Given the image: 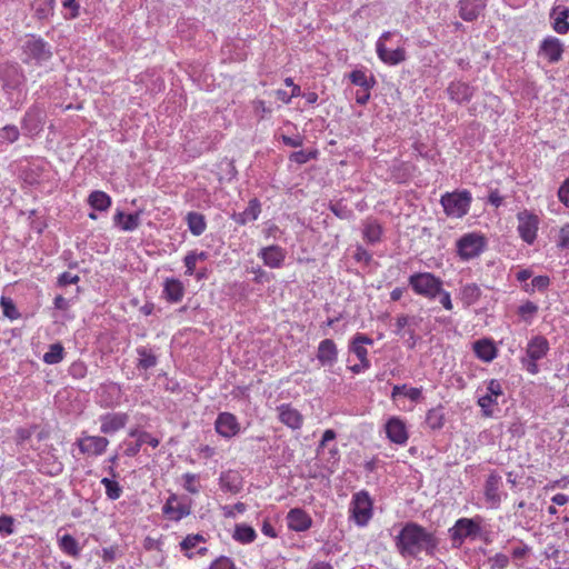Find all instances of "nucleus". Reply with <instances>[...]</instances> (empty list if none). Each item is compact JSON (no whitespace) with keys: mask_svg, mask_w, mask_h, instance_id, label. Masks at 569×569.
I'll list each match as a JSON object with an SVG mask.
<instances>
[{"mask_svg":"<svg viewBox=\"0 0 569 569\" xmlns=\"http://www.w3.org/2000/svg\"><path fill=\"white\" fill-rule=\"evenodd\" d=\"M80 280V277L78 274H72L68 271L66 272H62L59 277H58V286L60 287H66L68 284H74V283H78Z\"/></svg>","mask_w":569,"mask_h":569,"instance_id":"052dcab7","label":"nucleus"},{"mask_svg":"<svg viewBox=\"0 0 569 569\" xmlns=\"http://www.w3.org/2000/svg\"><path fill=\"white\" fill-rule=\"evenodd\" d=\"M129 416L124 412H108L100 416V431L104 435H112L124 428Z\"/></svg>","mask_w":569,"mask_h":569,"instance_id":"6ab92c4d","label":"nucleus"},{"mask_svg":"<svg viewBox=\"0 0 569 569\" xmlns=\"http://www.w3.org/2000/svg\"><path fill=\"white\" fill-rule=\"evenodd\" d=\"M393 34L391 31H385L376 43V51L379 59L389 66H396L403 62L407 58L406 50L403 48H397L395 50H388L385 41L390 39Z\"/></svg>","mask_w":569,"mask_h":569,"instance_id":"1a4fd4ad","label":"nucleus"},{"mask_svg":"<svg viewBox=\"0 0 569 569\" xmlns=\"http://www.w3.org/2000/svg\"><path fill=\"white\" fill-rule=\"evenodd\" d=\"M551 27L558 34L569 32V8L562 4L553 6L549 12Z\"/></svg>","mask_w":569,"mask_h":569,"instance_id":"412c9836","label":"nucleus"},{"mask_svg":"<svg viewBox=\"0 0 569 569\" xmlns=\"http://www.w3.org/2000/svg\"><path fill=\"white\" fill-rule=\"evenodd\" d=\"M317 156H318L317 150H310V151L299 150V151L291 152V154L289 156V160L297 164H305L308 161L316 159Z\"/></svg>","mask_w":569,"mask_h":569,"instance_id":"8fccbe9b","label":"nucleus"},{"mask_svg":"<svg viewBox=\"0 0 569 569\" xmlns=\"http://www.w3.org/2000/svg\"><path fill=\"white\" fill-rule=\"evenodd\" d=\"M140 214L141 211L126 214L123 211L118 210L113 217V222L123 231H133L140 226Z\"/></svg>","mask_w":569,"mask_h":569,"instance_id":"c85d7f7f","label":"nucleus"},{"mask_svg":"<svg viewBox=\"0 0 569 569\" xmlns=\"http://www.w3.org/2000/svg\"><path fill=\"white\" fill-rule=\"evenodd\" d=\"M349 79L355 86H359L361 89H372L377 84V80L373 74L367 76L362 70H353L349 73Z\"/></svg>","mask_w":569,"mask_h":569,"instance_id":"ea45409f","label":"nucleus"},{"mask_svg":"<svg viewBox=\"0 0 569 569\" xmlns=\"http://www.w3.org/2000/svg\"><path fill=\"white\" fill-rule=\"evenodd\" d=\"M20 137L17 126L7 124L0 129V140L9 143L16 142Z\"/></svg>","mask_w":569,"mask_h":569,"instance_id":"3c124183","label":"nucleus"},{"mask_svg":"<svg viewBox=\"0 0 569 569\" xmlns=\"http://www.w3.org/2000/svg\"><path fill=\"white\" fill-rule=\"evenodd\" d=\"M68 372L74 379H83L87 376L88 367L83 361L77 360L70 365Z\"/></svg>","mask_w":569,"mask_h":569,"instance_id":"603ef678","label":"nucleus"},{"mask_svg":"<svg viewBox=\"0 0 569 569\" xmlns=\"http://www.w3.org/2000/svg\"><path fill=\"white\" fill-rule=\"evenodd\" d=\"M398 396H405L412 402H420L422 399V388L408 387V385H396L391 391V399L396 400Z\"/></svg>","mask_w":569,"mask_h":569,"instance_id":"f704fd0d","label":"nucleus"},{"mask_svg":"<svg viewBox=\"0 0 569 569\" xmlns=\"http://www.w3.org/2000/svg\"><path fill=\"white\" fill-rule=\"evenodd\" d=\"M183 263L186 267L184 274L193 276V273L196 272V264H197V260L194 259L193 253L188 252L186 254V257L183 258Z\"/></svg>","mask_w":569,"mask_h":569,"instance_id":"69168bd1","label":"nucleus"},{"mask_svg":"<svg viewBox=\"0 0 569 569\" xmlns=\"http://www.w3.org/2000/svg\"><path fill=\"white\" fill-rule=\"evenodd\" d=\"M183 488L190 492V493H198L199 492V488L198 486H196V481H197V476L193 475V473H184L183 475Z\"/></svg>","mask_w":569,"mask_h":569,"instance_id":"13d9d810","label":"nucleus"},{"mask_svg":"<svg viewBox=\"0 0 569 569\" xmlns=\"http://www.w3.org/2000/svg\"><path fill=\"white\" fill-rule=\"evenodd\" d=\"M372 506L373 502L368 491L361 490L352 496L350 512L358 526L363 527L370 521L373 515Z\"/></svg>","mask_w":569,"mask_h":569,"instance_id":"0eeeda50","label":"nucleus"},{"mask_svg":"<svg viewBox=\"0 0 569 569\" xmlns=\"http://www.w3.org/2000/svg\"><path fill=\"white\" fill-rule=\"evenodd\" d=\"M355 260L369 264L372 261V254L362 246H358L353 254Z\"/></svg>","mask_w":569,"mask_h":569,"instance_id":"680f3d73","label":"nucleus"},{"mask_svg":"<svg viewBox=\"0 0 569 569\" xmlns=\"http://www.w3.org/2000/svg\"><path fill=\"white\" fill-rule=\"evenodd\" d=\"M490 569H505L509 565V557L505 553H496L490 557Z\"/></svg>","mask_w":569,"mask_h":569,"instance_id":"4d7b16f0","label":"nucleus"},{"mask_svg":"<svg viewBox=\"0 0 569 569\" xmlns=\"http://www.w3.org/2000/svg\"><path fill=\"white\" fill-rule=\"evenodd\" d=\"M206 539L202 535L196 533V535H188L181 542L180 547L183 551H188L192 548H194L199 542H204Z\"/></svg>","mask_w":569,"mask_h":569,"instance_id":"864d4df0","label":"nucleus"},{"mask_svg":"<svg viewBox=\"0 0 569 569\" xmlns=\"http://www.w3.org/2000/svg\"><path fill=\"white\" fill-rule=\"evenodd\" d=\"M56 0H34V17L38 20H48L53 16Z\"/></svg>","mask_w":569,"mask_h":569,"instance_id":"a19ab883","label":"nucleus"},{"mask_svg":"<svg viewBox=\"0 0 569 569\" xmlns=\"http://www.w3.org/2000/svg\"><path fill=\"white\" fill-rule=\"evenodd\" d=\"M14 532V519L11 516H0V533L10 536Z\"/></svg>","mask_w":569,"mask_h":569,"instance_id":"5fc2aeb1","label":"nucleus"},{"mask_svg":"<svg viewBox=\"0 0 569 569\" xmlns=\"http://www.w3.org/2000/svg\"><path fill=\"white\" fill-rule=\"evenodd\" d=\"M186 221L190 232L197 237L202 234L207 228L204 216L196 211L189 212L186 217Z\"/></svg>","mask_w":569,"mask_h":569,"instance_id":"4c0bfd02","label":"nucleus"},{"mask_svg":"<svg viewBox=\"0 0 569 569\" xmlns=\"http://www.w3.org/2000/svg\"><path fill=\"white\" fill-rule=\"evenodd\" d=\"M476 356L485 362H490L497 357V348L492 341L481 339L473 343Z\"/></svg>","mask_w":569,"mask_h":569,"instance_id":"c756f323","label":"nucleus"},{"mask_svg":"<svg viewBox=\"0 0 569 569\" xmlns=\"http://www.w3.org/2000/svg\"><path fill=\"white\" fill-rule=\"evenodd\" d=\"M438 543L433 532L413 521L406 522L395 537L396 549L405 558H416L421 552L433 556Z\"/></svg>","mask_w":569,"mask_h":569,"instance_id":"f257e3e1","label":"nucleus"},{"mask_svg":"<svg viewBox=\"0 0 569 569\" xmlns=\"http://www.w3.org/2000/svg\"><path fill=\"white\" fill-rule=\"evenodd\" d=\"M232 538L240 543H251L256 540V530L246 523L236 525Z\"/></svg>","mask_w":569,"mask_h":569,"instance_id":"79ce46f5","label":"nucleus"},{"mask_svg":"<svg viewBox=\"0 0 569 569\" xmlns=\"http://www.w3.org/2000/svg\"><path fill=\"white\" fill-rule=\"evenodd\" d=\"M480 532V518H460L449 529V537L452 547L460 548L466 539L475 540Z\"/></svg>","mask_w":569,"mask_h":569,"instance_id":"39448f33","label":"nucleus"},{"mask_svg":"<svg viewBox=\"0 0 569 569\" xmlns=\"http://www.w3.org/2000/svg\"><path fill=\"white\" fill-rule=\"evenodd\" d=\"M136 352L139 357L137 369L147 371L158 365V356L151 349L141 346L136 349Z\"/></svg>","mask_w":569,"mask_h":569,"instance_id":"7c9ffc66","label":"nucleus"},{"mask_svg":"<svg viewBox=\"0 0 569 569\" xmlns=\"http://www.w3.org/2000/svg\"><path fill=\"white\" fill-rule=\"evenodd\" d=\"M258 257L262 259L264 266L278 269L281 268L286 259V250L280 246L272 244L259 250Z\"/></svg>","mask_w":569,"mask_h":569,"instance_id":"aec40b11","label":"nucleus"},{"mask_svg":"<svg viewBox=\"0 0 569 569\" xmlns=\"http://www.w3.org/2000/svg\"><path fill=\"white\" fill-rule=\"evenodd\" d=\"M550 350V345L545 336H533L526 348V356L521 359L523 368L531 375L539 372L538 361L543 359Z\"/></svg>","mask_w":569,"mask_h":569,"instance_id":"20e7f679","label":"nucleus"},{"mask_svg":"<svg viewBox=\"0 0 569 569\" xmlns=\"http://www.w3.org/2000/svg\"><path fill=\"white\" fill-rule=\"evenodd\" d=\"M503 393L501 383L497 379H491L487 385V393L478 399V406L481 408L485 417H491L493 411L491 407L497 405V397Z\"/></svg>","mask_w":569,"mask_h":569,"instance_id":"4468645a","label":"nucleus"},{"mask_svg":"<svg viewBox=\"0 0 569 569\" xmlns=\"http://www.w3.org/2000/svg\"><path fill=\"white\" fill-rule=\"evenodd\" d=\"M101 483L106 489V496L108 497V499L117 500L121 497L122 487L114 479L106 477L101 479Z\"/></svg>","mask_w":569,"mask_h":569,"instance_id":"de8ad7c7","label":"nucleus"},{"mask_svg":"<svg viewBox=\"0 0 569 569\" xmlns=\"http://www.w3.org/2000/svg\"><path fill=\"white\" fill-rule=\"evenodd\" d=\"M386 433L388 439L397 445H405L408 440L406 425L397 417H392L387 421Z\"/></svg>","mask_w":569,"mask_h":569,"instance_id":"b1692460","label":"nucleus"},{"mask_svg":"<svg viewBox=\"0 0 569 569\" xmlns=\"http://www.w3.org/2000/svg\"><path fill=\"white\" fill-rule=\"evenodd\" d=\"M408 283L416 295L429 300L436 299L440 288L443 286V281L431 272L412 273L408 279Z\"/></svg>","mask_w":569,"mask_h":569,"instance_id":"7ed1b4c3","label":"nucleus"},{"mask_svg":"<svg viewBox=\"0 0 569 569\" xmlns=\"http://www.w3.org/2000/svg\"><path fill=\"white\" fill-rule=\"evenodd\" d=\"M57 537L58 546L62 552L71 557H79L81 548L74 537L69 533L60 535V530Z\"/></svg>","mask_w":569,"mask_h":569,"instance_id":"2f4dec72","label":"nucleus"},{"mask_svg":"<svg viewBox=\"0 0 569 569\" xmlns=\"http://www.w3.org/2000/svg\"><path fill=\"white\" fill-rule=\"evenodd\" d=\"M209 569H236V565L231 558L220 556L211 562Z\"/></svg>","mask_w":569,"mask_h":569,"instance_id":"6e6d98bb","label":"nucleus"},{"mask_svg":"<svg viewBox=\"0 0 569 569\" xmlns=\"http://www.w3.org/2000/svg\"><path fill=\"white\" fill-rule=\"evenodd\" d=\"M89 204L99 211H106L111 206V198L103 191H92L88 198Z\"/></svg>","mask_w":569,"mask_h":569,"instance_id":"c03bdc74","label":"nucleus"},{"mask_svg":"<svg viewBox=\"0 0 569 569\" xmlns=\"http://www.w3.org/2000/svg\"><path fill=\"white\" fill-rule=\"evenodd\" d=\"M446 91L450 100L459 104H463L471 101L475 96L476 88L467 82L457 80L450 82Z\"/></svg>","mask_w":569,"mask_h":569,"instance_id":"f3484780","label":"nucleus"},{"mask_svg":"<svg viewBox=\"0 0 569 569\" xmlns=\"http://www.w3.org/2000/svg\"><path fill=\"white\" fill-rule=\"evenodd\" d=\"M362 234H363V239L368 243L375 244L381 240L382 227L376 220H368L365 223Z\"/></svg>","mask_w":569,"mask_h":569,"instance_id":"58836bf2","label":"nucleus"},{"mask_svg":"<svg viewBox=\"0 0 569 569\" xmlns=\"http://www.w3.org/2000/svg\"><path fill=\"white\" fill-rule=\"evenodd\" d=\"M76 445L83 455L101 456L109 445V440L101 436L83 435L77 439Z\"/></svg>","mask_w":569,"mask_h":569,"instance_id":"ddd939ff","label":"nucleus"},{"mask_svg":"<svg viewBox=\"0 0 569 569\" xmlns=\"http://www.w3.org/2000/svg\"><path fill=\"white\" fill-rule=\"evenodd\" d=\"M44 112L37 106L31 107L21 120V127L29 137H34L42 131Z\"/></svg>","mask_w":569,"mask_h":569,"instance_id":"f8f14e48","label":"nucleus"},{"mask_svg":"<svg viewBox=\"0 0 569 569\" xmlns=\"http://www.w3.org/2000/svg\"><path fill=\"white\" fill-rule=\"evenodd\" d=\"M487 0H458L459 17L466 22L476 21L485 11Z\"/></svg>","mask_w":569,"mask_h":569,"instance_id":"2eb2a0df","label":"nucleus"},{"mask_svg":"<svg viewBox=\"0 0 569 569\" xmlns=\"http://www.w3.org/2000/svg\"><path fill=\"white\" fill-rule=\"evenodd\" d=\"M550 284V279L548 276H537L531 280V290H545Z\"/></svg>","mask_w":569,"mask_h":569,"instance_id":"0e129e2a","label":"nucleus"},{"mask_svg":"<svg viewBox=\"0 0 569 569\" xmlns=\"http://www.w3.org/2000/svg\"><path fill=\"white\" fill-rule=\"evenodd\" d=\"M21 61L31 67H43L53 58V48L41 36L27 34L21 44Z\"/></svg>","mask_w":569,"mask_h":569,"instance_id":"f03ea898","label":"nucleus"},{"mask_svg":"<svg viewBox=\"0 0 569 569\" xmlns=\"http://www.w3.org/2000/svg\"><path fill=\"white\" fill-rule=\"evenodd\" d=\"M1 305L3 307V313L6 317L10 319H16L18 317L19 313L17 311V308L10 299L2 297Z\"/></svg>","mask_w":569,"mask_h":569,"instance_id":"bf43d9fd","label":"nucleus"},{"mask_svg":"<svg viewBox=\"0 0 569 569\" xmlns=\"http://www.w3.org/2000/svg\"><path fill=\"white\" fill-rule=\"evenodd\" d=\"M148 443L152 448H157L160 443V440L153 436H151L149 432H143L142 435H139V438L134 443L128 445V447L124 450V455L128 457H134L140 451V448L142 445Z\"/></svg>","mask_w":569,"mask_h":569,"instance_id":"72a5a7b5","label":"nucleus"},{"mask_svg":"<svg viewBox=\"0 0 569 569\" xmlns=\"http://www.w3.org/2000/svg\"><path fill=\"white\" fill-rule=\"evenodd\" d=\"M162 512L170 520L179 521L190 513V507L183 503H178V497L171 495L162 507Z\"/></svg>","mask_w":569,"mask_h":569,"instance_id":"a878e982","label":"nucleus"},{"mask_svg":"<svg viewBox=\"0 0 569 569\" xmlns=\"http://www.w3.org/2000/svg\"><path fill=\"white\" fill-rule=\"evenodd\" d=\"M219 485L220 488L227 492L238 493L241 490V480L239 476L231 470L221 472Z\"/></svg>","mask_w":569,"mask_h":569,"instance_id":"473e14b6","label":"nucleus"},{"mask_svg":"<svg viewBox=\"0 0 569 569\" xmlns=\"http://www.w3.org/2000/svg\"><path fill=\"white\" fill-rule=\"evenodd\" d=\"M163 298L170 303H178L184 296L183 283L176 278H167L163 282Z\"/></svg>","mask_w":569,"mask_h":569,"instance_id":"bb28decb","label":"nucleus"},{"mask_svg":"<svg viewBox=\"0 0 569 569\" xmlns=\"http://www.w3.org/2000/svg\"><path fill=\"white\" fill-rule=\"evenodd\" d=\"M471 200V193L468 190H461L445 193L440 203L447 216L461 218L468 213Z\"/></svg>","mask_w":569,"mask_h":569,"instance_id":"423d86ee","label":"nucleus"},{"mask_svg":"<svg viewBox=\"0 0 569 569\" xmlns=\"http://www.w3.org/2000/svg\"><path fill=\"white\" fill-rule=\"evenodd\" d=\"M329 209L339 219L350 220L353 217V211L342 200L330 202Z\"/></svg>","mask_w":569,"mask_h":569,"instance_id":"09e8293b","label":"nucleus"},{"mask_svg":"<svg viewBox=\"0 0 569 569\" xmlns=\"http://www.w3.org/2000/svg\"><path fill=\"white\" fill-rule=\"evenodd\" d=\"M563 51L565 48L561 40L552 36L546 37L539 46V54L547 58L550 63L560 61Z\"/></svg>","mask_w":569,"mask_h":569,"instance_id":"a211bd4d","label":"nucleus"},{"mask_svg":"<svg viewBox=\"0 0 569 569\" xmlns=\"http://www.w3.org/2000/svg\"><path fill=\"white\" fill-rule=\"evenodd\" d=\"M254 113L259 117V120L264 118V114L271 113V109L268 108L263 100L253 101Z\"/></svg>","mask_w":569,"mask_h":569,"instance_id":"338daca9","label":"nucleus"},{"mask_svg":"<svg viewBox=\"0 0 569 569\" xmlns=\"http://www.w3.org/2000/svg\"><path fill=\"white\" fill-rule=\"evenodd\" d=\"M538 306L535 302L528 300L521 306H519L517 313L525 322L531 323V321L538 313Z\"/></svg>","mask_w":569,"mask_h":569,"instance_id":"49530a36","label":"nucleus"},{"mask_svg":"<svg viewBox=\"0 0 569 569\" xmlns=\"http://www.w3.org/2000/svg\"><path fill=\"white\" fill-rule=\"evenodd\" d=\"M426 423L432 430H439L445 425V412L443 407L438 406L428 410L426 416Z\"/></svg>","mask_w":569,"mask_h":569,"instance_id":"37998d69","label":"nucleus"},{"mask_svg":"<svg viewBox=\"0 0 569 569\" xmlns=\"http://www.w3.org/2000/svg\"><path fill=\"white\" fill-rule=\"evenodd\" d=\"M279 420L287 427L296 430L300 429L303 422L302 415L289 403H282L277 408Z\"/></svg>","mask_w":569,"mask_h":569,"instance_id":"393cba45","label":"nucleus"},{"mask_svg":"<svg viewBox=\"0 0 569 569\" xmlns=\"http://www.w3.org/2000/svg\"><path fill=\"white\" fill-rule=\"evenodd\" d=\"M214 428L221 437L230 439L240 431V423L233 413L220 412L214 421Z\"/></svg>","mask_w":569,"mask_h":569,"instance_id":"dca6fc26","label":"nucleus"},{"mask_svg":"<svg viewBox=\"0 0 569 569\" xmlns=\"http://www.w3.org/2000/svg\"><path fill=\"white\" fill-rule=\"evenodd\" d=\"M281 141L283 142V144H286L288 147L298 148L303 144V137H301L300 134H298L296 137H289V136L282 134Z\"/></svg>","mask_w":569,"mask_h":569,"instance_id":"774afa93","label":"nucleus"},{"mask_svg":"<svg viewBox=\"0 0 569 569\" xmlns=\"http://www.w3.org/2000/svg\"><path fill=\"white\" fill-rule=\"evenodd\" d=\"M486 244L487 241L482 234L466 233L457 241V253L462 260L468 261L480 256Z\"/></svg>","mask_w":569,"mask_h":569,"instance_id":"6e6552de","label":"nucleus"},{"mask_svg":"<svg viewBox=\"0 0 569 569\" xmlns=\"http://www.w3.org/2000/svg\"><path fill=\"white\" fill-rule=\"evenodd\" d=\"M517 218L519 221L517 229L520 238L528 244H532L537 238V231L539 226L538 216L527 210H523L517 214Z\"/></svg>","mask_w":569,"mask_h":569,"instance_id":"9d476101","label":"nucleus"},{"mask_svg":"<svg viewBox=\"0 0 569 569\" xmlns=\"http://www.w3.org/2000/svg\"><path fill=\"white\" fill-rule=\"evenodd\" d=\"M287 523L289 529L302 532L311 527L312 519L303 509L293 508L287 515Z\"/></svg>","mask_w":569,"mask_h":569,"instance_id":"5701e85b","label":"nucleus"},{"mask_svg":"<svg viewBox=\"0 0 569 569\" xmlns=\"http://www.w3.org/2000/svg\"><path fill=\"white\" fill-rule=\"evenodd\" d=\"M260 212L261 203L257 198H253L249 201L248 207L242 212L232 214V220L240 226H244L250 221L257 220Z\"/></svg>","mask_w":569,"mask_h":569,"instance_id":"cd10ccee","label":"nucleus"},{"mask_svg":"<svg viewBox=\"0 0 569 569\" xmlns=\"http://www.w3.org/2000/svg\"><path fill=\"white\" fill-rule=\"evenodd\" d=\"M501 476L496 470L491 471L483 486L485 500L491 508H498L501 503Z\"/></svg>","mask_w":569,"mask_h":569,"instance_id":"9b49d317","label":"nucleus"},{"mask_svg":"<svg viewBox=\"0 0 569 569\" xmlns=\"http://www.w3.org/2000/svg\"><path fill=\"white\" fill-rule=\"evenodd\" d=\"M373 343V340L363 335V333H357L353 336L351 342H350V346H349V350L351 352H353L358 359L360 358H366L368 357V351L366 349V345H372Z\"/></svg>","mask_w":569,"mask_h":569,"instance_id":"c9c22d12","label":"nucleus"},{"mask_svg":"<svg viewBox=\"0 0 569 569\" xmlns=\"http://www.w3.org/2000/svg\"><path fill=\"white\" fill-rule=\"evenodd\" d=\"M64 348L62 343L56 342L49 346V351L43 355V362L47 365H57L64 358Z\"/></svg>","mask_w":569,"mask_h":569,"instance_id":"a18cd8bd","label":"nucleus"},{"mask_svg":"<svg viewBox=\"0 0 569 569\" xmlns=\"http://www.w3.org/2000/svg\"><path fill=\"white\" fill-rule=\"evenodd\" d=\"M481 297V289L476 283H467L460 289V299L466 307L478 302Z\"/></svg>","mask_w":569,"mask_h":569,"instance_id":"e433bc0d","label":"nucleus"},{"mask_svg":"<svg viewBox=\"0 0 569 569\" xmlns=\"http://www.w3.org/2000/svg\"><path fill=\"white\" fill-rule=\"evenodd\" d=\"M558 198L566 207L569 208V177L559 187Z\"/></svg>","mask_w":569,"mask_h":569,"instance_id":"e2e57ef3","label":"nucleus"},{"mask_svg":"<svg viewBox=\"0 0 569 569\" xmlns=\"http://www.w3.org/2000/svg\"><path fill=\"white\" fill-rule=\"evenodd\" d=\"M317 360L323 367H332L338 361V348L332 339L327 338L320 341Z\"/></svg>","mask_w":569,"mask_h":569,"instance_id":"4be33fe9","label":"nucleus"}]
</instances>
